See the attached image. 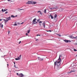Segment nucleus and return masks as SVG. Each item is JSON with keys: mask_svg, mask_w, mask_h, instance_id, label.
<instances>
[{"mask_svg": "<svg viewBox=\"0 0 77 77\" xmlns=\"http://www.w3.org/2000/svg\"><path fill=\"white\" fill-rule=\"evenodd\" d=\"M6 56V55H4V57H5V56Z\"/></svg>", "mask_w": 77, "mask_h": 77, "instance_id": "8fccbe9b", "label": "nucleus"}, {"mask_svg": "<svg viewBox=\"0 0 77 77\" xmlns=\"http://www.w3.org/2000/svg\"><path fill=\"white\" fill-rule=\"evenodd\" d=\"M0 25H1L0 27H1L2 28H3V25L2 23H0Z\"/></svg>", "mask_w": 77, "mask_h": 77, "instance_id": "2eb2a0df", "label": "nucleus"}, {"mask_svg": "<svg viewBox=\"0 0 77 77\" xmlns=\"http://www.w3.org/2000/svg\"><path fill=\"white\" fill-rule=\"evenodd\" d=\"M6 20H7V21H8L9 20H11V17H8L6 18Z\"/></svg>", "mask_w": 77, "mask_h": 77, "instance_id": "39448f33", "label": "nucleus"}, {"mask_svg": "<svg viewBox=\"0 0 77 77\" xmlns=\"http://www.w3.org/2000/svg\"><path fill=\"white\" fill-rule=\"evenodd\" d=\"M60 57H62V55H60L59 56V58L54 63V65H56L58 66H60V61H61V59H60Z\"/></svg>", "mask_w": 77, "mask_h": 77, "instance_id": "f257e3e1", "label": "nucleus"}, {"mask_svg": "<svg viewBox=\"0 0 77 77\" xmlns=\"http://www.w3.org/2000/svg\"><path fill=\"white\" fill-rule=\"evenodd\" d=\"M73 50L74 51H77V50H76L75 49H74Z\"/></svg>", "mask_w": 77, "mask_h": 77, "instance_id": "aec40b11", "label": "nucleus"}, {"mask_svg": "<svg viewBox=\"0 0 77 77\" xmlns=\"http://www.w3.org/2000/svg\"><path fill=\"white\" fill-rule=\"evenodd\" d=\"M8 2H10V0H7Z\"/></svg>", "mask_w": 77, "mask_h": 77, "instance_id": "a18cd8bd", "label": "nucleus"}, {"mask_svg": "<svg viewBox=\"0 0 77 77\" xmlns=\"http://www.w3.org/2000/svg\"><path fill=\"white\" fill-rule=\"evenodd\" d=\"M21 41H20V42H19V44H20V43H21Z\"/></svg>", "mask_w": 77, "mask_h": 77, "instance_id": "ea45409f", "label": "nucleus"}, {"mask_svg": "<svg viewBox=\"0 0 77 77\" xmlns=\"http://www.w3.org/2000/svg\"><path fill=\"white\" fill-rule=\"evenodd\" d=\"M76 56H77V55H76Z\"/></svg>", "mask_w": 77, "mask_h": 77, "instance_id": "4d7b16f0", "label": "nucleus"}, {"mask_svg": "<svg viewBox=\"0 0 77 77\" xmlns=\"http://www.w3.org/2000/svg\"><path fill=\"white\" fill-rule=\"evenodd\" d=\"M1 50L0 49V50Z\"/></svg>", "mask_w": 77, "mask_h": 77, "instance_id": "13d9d810", "label": "nucleus"}, {"mask_svg": "<svg viewBox=\"0 0 77 77\" xmlns=\"http://www.w3.org/2000/svg\"><path fill=\"white\" fill-rule=\"evenodd\" d=\"M42 25H43V27H44V28H45V23H42Z\"/></svg>", "mask_w": 77, "mask_h": 77, "instance_id": "4468645a", "label": "nucleus"}, {"mask_svg": "<svg viewBox=\"0 0 77 77\" xmlns=\"http://www.w3.org/2000/svg\"><path fill=\"white\" fill-rule=\"evenodd\" d=\"M20 11H22V10H24L23 9H20Z\"/></svg>", "mask_w": 77, "mask_h": 77, "instance_id": "4c0bfd02", "label": "nucleus"}, {"mask_svg": "<svg viewBox=\"0 0 77 77\" xmlns=\"http://www.w3.org/2000/svg\"><path fill=\"white\" fill-rule=\"evenodd\" d=\"M15 60H18V58H15Z\"/></svg>", "mask_w": 77, "mask_h": 77, "instance_id": "393cba45", "label": "nucleus"}, {"mask_svg": "<svg viewBox=\"0 0 77 77\" xmlns=\"http://www.w3.org/2000/svg\"><path fill=\"white\" fill-rule=\"evenodd\" d=\"M14 26H17V23H15L14 24Z\"/></svg>", "mask_w": 77, "mask_h": 77, "instance_id": "b1692460", "label": "nucleus"}, {"mask_svg": "<svg viewBox=\"0 0 77 77\" xmlns=\"http://www.w3.org/2000/svg\"><path fill=\"white\" fill-rule=\"evenodd\" d=\"M15 17H17V15H16V16H15Z\"/></svg>", "mask_w": 77, "mask_h": 77, "instance_id": "09e8293b", "label": "nucleus"}, {"mask_svg": "<svg viewBox=\"0 0 77 77\" xmlns=\"http://www.w3.org/2000/svg\"><path fill=\"white\" fill-rule=\"evenodd\" d=\"M30 30H28V33H30Z\"/></svg>", "mask_w": 77, "mask_h": 77, "instance_id": "412c9836", "label": "nucleus"}, {"mask_svg": "<svg viewBox=\"0 0 77 77\" xmlns=\"http://www.w3.org/2000/svg\"><path fill=\"white\" fill-rule=\"evenodd\" d=\"M11 17H12V18H14V17H15V16H14V15H11Z\"/></svg>", "mask_w": 77, "mask_h": 77, "instance_id": "a211bd4d", "label": "nucleus"}, {"mask_svg": "<svg viewBox=\"0 0 77 77\" xmlns=\"http://www.w3.org/2000/svg\"><path fill=\"white\" fill-rule=\"evenodd\" d=\"M37 21L38 22H39V21H40V19H38L37 20Z\"/></svg>", "mask_w": 77, "mask_h": 77, "instance_id": "5701e85b", "label": "nucleus"}, {"mask_svg": "<svg viewBox=\"0 0 77 77\" xmlns=\"http://www.w3.org/2000/svg\"><path fill=\"white\" fill-rule=\"evenodd\" d=\"M64 41L66 43H67V42H71V41L70 40H64Z\"/></svg>", "mask_w": 77, "mask_h": 77, "instance_id": "0eeeda50", "label": "nucleus"}, {"mask_svg": "<svg viewBox=\"0 0 77 77\" xmlns=\"http://www.w3.org/2000/svg\"><path fill=\"white\" fill-rule=\"evenodd\" d=\"M77 39V36L76 37H75V39Z\"/></svg>", "mask_w": 77, "mask_h": 77, "instance_id": "e433bc0d", "label": "nucleus"}, {"mask_svg": "<svg viewBox=\"0 0 77 77\" xmlns=\"http://www.w3.org/2000/svg\"><path fill=\"white\" fill-rule=\"evenodd\" d=\"M7 66H9V64H7Z\"/></svg>", "mask_w": 77, "mask_h": 77, "instance_id": "864d4df0", "label": "nucleus"}, {"mask_svg": "<svg viewBox=\"0 0 77 77\" xmlns=\"http://www.w3.org/2000/svg\"><path fill=\"white\" fill-rule=\"evenodd\" d=\"M27 3L28 5H30V4H33V1H29Z\"/></svg>", "mask_w": 77, "mask_h": 77, "instance_id": "20e7f679", "label": "nucleus"}, {"mask_svg": "<svg viewBox=\"0 0 77 77\" xmlns=\"http://www.w3.org/2000/svg\"><path fill=\"white\" fill-rule=\"evenodd\" d=\"M14 65H15V62H14Z\"/></svg>", "mask_w": 77, "mask_h": 77, "instance_id": "c03bdc74", "label": "nucleus"}, {"mask_svg": "<svg viewBox=\"0 0 77 77\" xmlns=\"http://www.w3.org/2000/svg\"><path fill=\"white\" fill-rule=\"evenodd\" d=\"M36 21V18H35L32 21V24H36L37 23V22L36 21Z\"/></svg>", "mask_w": 77, "mask_h": 77, "instance_id": "f03ea898", "label": "nucleus"}, {"mask_svg": "<svg viewBox=\"0 0 77 77\" xmlns=\"http://www.w3.org/2000/svg\"><path fill=\"white\" fill-rule=\"evenodd\" d=\"M8 11V9H4V10L3 9H2V12H4L5 11Z\"/></svg>", "mask_w": 77, "mask_h": 77, "instance_id": "6e6552de", "label": "nucleus"}, {"mask_svg": "<svg viewBox=\"0 0 77 77\" xmlns=\"http://www.w3.org/2000/svg\"><path fill=\"white\" fill-rule=\"evenodd\" d=\"M49 32H51V30H49Z\"/></svg>", "mask_w": 77, "mask_h": 77, "instance_id": "c9c22d12", "label": "nucleus"}, {"mask_svg": "<svg viewBox=\"0 0 77 77\" xmlns=\"http://www.w3.org/2000/svg\"><path fill=\"white\" fill-rule=\"evenodd\" d=\"M2 19H0V21H2Z\"/></svg>", "mask_w": 77, "mask_h": 77, "instance_id": "79ce46f5", "label": "nucleus"}, {"mask_svg": "<svg viewBox=\"0 0 77 77\" xmlns=\"http://www.w3.org/2000/svg\"><path fill=\"white\" fill-rule=\"evenodd\" d=\"M21 55H20V56L17 57L18 59L19 60H20V59H21Z\"/></svg>", "mask_w": 77, "mask_h": 77, "instance_id": "9b49d317", "label": "nucleus"}, {"mask_svg": "<svg viewBox=\"0 0 77 77\" xmlns=\"http://www.w3.org/2000/svg\"><path fill=\"white\" fill-rule=\"evenodd\" d=\"M17 75H19V74H18V73H17Z\"/></svg>", "mask_w": 77, "mask_h": 77, "instance_id": "c756f323", "label": "nucleus"}, {"mask_svg": "<svg viewBox=\"0 0 77 77\" xmlns=\"http://www.w3.org/2000/svg\"><path fill=\"white\" fill-rule=\"evenodd\" d=\"M40 14H41V15H42V13H41V12H40Z\"/></svg>", "mask_w": 77, "mask_h": 77, "instance_id": "f704fd0d", "label": "nucleus"}, {"mask_svg": "<svg viewBox=\"0 0 77 77\" xmlns=\"http://www.w3.org/2000/svg\"><path fill=\"white\" fill-rule=\"evenodd\" d=\"M38 39H37L35 40V41H38Z\"/></svg>", "mask_w": 77, "mask_h": 77, "instance_id": "49530a36", "label": "nucleus"}, {"mask_svg": "<svg viewBox=\"0 0 77 77\" xmlns=\"http://www.w3.org/2000/svg\"><path fill=\"white\" fill-rule=\"evenodd\" d=\"M58 35L59 36H61V35L60 34H58Z\"/></svg>", "mask_w": 77, "mask_h": 77, "instance_id": "bb28decb", "label": "nucleus"}, {"mask_svg": "<svg viewBox=\"0 0 77 77\" xmlns=\"http://www.w3.org/2000/svg\"><path fill=\"white\" fill-rule=\"evenodd\" d=\"M18 24H20V23H17Z\"/></svg>", "mask_w": 77, "mask_h": 77, "instance_id": "a19ab883", "label": "nucleus"}, {"mask_svg": "<svg viewBox=\"0 0 77 77\" xmlns=\"http://www.w3.org/2000/svg\"><path fill=\"white\" fill-rule=\"evenodd\" d=\"M46 11H47V10L46 9H45L44 11V13H46Z\"/></svg>", "mask_w": 77, "mask_h": 77, "instance_id": "6ab92c4d", "label": "nucleus"}, {"mask_svg": "<svg viewBox=\"0 0 77 77\" xmlns=\"http://www.w3.org/2000/svg\"><path fill=\"white\" fill-rule=\"evenodd\" d=\"M23 23H24V22H22V23H20V24H23Z\"/></svg>", "mask_w": 77, "mask_h": 77, "instance_id": "58836bf2", "label": "nucleus"}, {"mask_svg": "<svg viewBox=\"0 0 77 77\" xmlns=\"http://www.w3.org/2000/svg\"><path fill=\"white\" fill-rule=\"evenodd\" d=\"M18 9L19 10V9H19V8H18Z\"/></svg>", "mask_w": 77, "mask_h": 77, "instance_id": "6e6d98bb", "label": "nucleus"}, {"mask_svg": "<svg viewBox=\"0 0 77 77\" xmlns=\"http://www.w3.org/2000/svg\"><path fill=\"white\" fill-rule=\"evenodd\" d=\"M33 5H35V4H36L37 3L36 2H33Z\"/></svg>", "mask_w": 77, "mask_h": 77, "instance_id": "f3484780", "label": "nucleus"}, {"mask_svg": "<svg viewBox=\"0 0 77 77\" xmlns=\"http://www.w3.org/2000/svg\"><path fill=\"white\" fill-rule=\"evenodd\" d=\"M41 12V11H38L37 12L39 13V12Z\"/></svg>", "mask_w": 77, "mask_h": 77, "instance_id": "72a5a7b5", "label": "nucleus"}, {"mask_svg": "<svg viewBox=\"0 0 77 77\" xmlns=\"http://www.w3.org/2000/svg\"><path fill=\"white\" fill-rule=\"evenodd\" d=\"M26 35H27V33H26Z\"/></svg>", "mask_w": 77, "mask_h": 77, "instance_id": "de8ad7c7", "label": "nucleus"}, {"mask_svg": "<svg viewBox=\"0 0 77 77\" xmlns=\"http://www.w3.org/2000/svg\"><path fill=\"white\" fill-rule=\"evenodd\" d=\"M1 57H3V56H2Z\"/></svg>", "mask_w": 77, "mask_h": 77, "instance_id": "3c124183", "label": "nucleus"}, {"mask_svg": "<svg viewBox=\"0 0 77 77\" xmlns=\"http://www.w3.org/2000/svg\"><path fill=\"white\" fill-rule=\"evenodd\" d=\"M75 72V71L74 70H71L70 72H68V73H71V72Z\"/></svg>", "mask_w": 77, "mask_h": 77, "instance_id": "9d476101", "label": "nucleus"}, {"mask_svg": "<svg viewBox=\"0 0 77 77\" xmlns=\"http://www.w3.org/2000/svg\"><path fill=\"white\" fill-rule=\"evenodd\" d=\"M19 77H24V75L23 73H20L19 74Z\"/></svg>", "mask_w": 77, "mask_h": 77, "instance_id": "423d86ee", "label": "nucleus"}, {"mask_svg": "<svg viewBox=\"0 0 77 77\" xmlns=\"http://www.w3.org/2000/svg\"><path fill=\"white\" fill-rule=\"evenodd\" d=\"M47 32H49V31H46Z\"/></svg>", "mask_w": 77, "mask_h": 77, "instance_id": "5fc2aeb1", "label": "nucleus"}, {"mask_svg": "<svg viewBox=\"0 0 77 77\" xmlns=\"http://www.w3.org/2000/svg\"><path fill=\"white\" fill-rule=\"evenodd\" d=\"M41 36V35H37V36Z\"/></svg>", "mask_w": 77, "mask_h": 77, "instance_id": "473e14b6", "label": "nucleus"}, {"mask_svg": "<svg viewBox=\"0 0 77 77\" xmlns=\"http://www.w3.org/2000/svg\"><path fill=\"white\" fill-rule=\"evenodd\" d=\"M10 33V31H8V35H9Z\"/></svg>", "mask_w": 77, "mask_h": 77, "instance_id": "c85d7f7f", "label": "nucleus"}, {"mask_svg": "<svg viewBox=\"0 0 77 77\" xmlns=\"http://www.w3.org/2000/svg\"><path fill=\"white\" fill-rule=\"evenodd\" d=\"M14 66V67H15V68H17V69L18 68V67H17L15 66Z\"/></svg>", "mask_w": 77, "mask_h": 77, "instance_id": "7c9ffc66", "label": "nucleus"}, {"mask_svg": "<svg viewBox=\"0 0 77 77\" xmlns=\"http://www.w3.org/2000/svg\"><path fill=\"white\" fill-rule=\"evenodd\" d=\"M49 16L50 17H51V19H53V18H54V17H53V16L51 15V14L50 15H49Z\"/></svg>", "mask_w": 77, "mask_h": 77, "instance_id": "ddd939ff", "label": "nucleus"}, {"mask_svg": "<svg viewBox=\"0 0 77 77\" xmlns=\"http://www.w3.org/2000/svg\"><path fill=\"white\" fill-rule=\"evenodd\" d=\"M58 9V8H56V7H55V8H53V9Z\"/></svg>", "mask_w": 77, "mask_h": 77, "instance_id": "4be33fe9", "label": "nucleus"}, {"mask_svg": "<svg viewBox=\"0 0 77 77\" xmlns=\"http://www.w3.org/2000/svg\"><path fill=\"white\" fill-rule=\"evenodd\" d=\"M57 17V14H55L54 16V18H56Z\"/></svg>", "mask_w": 77, "mask_h": 77, "instance_id": "dca6fc26", "label": "nucleus"}, {"mask_svg": "<svg viewBox=\"0 0 77 77\" xmlns=\"http://www.w3.org/2000/svg\"><path fill=\"white\" fill-rule=\"evenodd\" d=\"M69 38H72V39H75V37H74L73 36L71 35L69 36Z\"/></svg>", "mask_w": 77, "mask_h": 77, "instance_id": "1a4fd4ad", "label": "nucleus"}, {"mask_svg": "<svg viewBox=\"0 0 77 77\" xmlns=\"http://www.w3.org/2000/svg\"><path fill=\"white\" fill-rule=\"evenodd\" d=\"M1 12V11H0V12Z\"/></svg>", "mask_w": 77, "mask_h": 77, "instance_id": "bf43d9fd", "label": "nucleus"}, {"mask_svg": "<svg viewBox=\"0 0 77 77\" xmlns=\"http://www.w3.org/2000/svg\"><path fill=\"white\" fill-rule=\"evenodd\" d=\"M38 60H40V61H42L44 60V58H41L40 57H38Z\"/></svg>", "mask_w": 77, "mask_h": 77, "instance_id": "7ed1b4c3", "label": "nucleus"}, {"mask_svg": "<svg viewBox=\"0 0 77 77\" xmlns=\"http://www.w3.org/2000/svg\"><path fill=\"white\" fill-rule=\"evenodd\" d=\"M2 20H4V21H5V24H6V23H7V22H8V21H7V20H6L5 19H2Z\"/></svg>", "mask_w": 77, "mask_h": 77, "instance_id": "f8f14e48", "label": "nucleus"}, {"mask_svg": "<svg viewBox=\"0 0 77 77\" xmlns=\"http://www.w3.org/2000/svg\"><path fill=\"white\" fill-rule=\"evenodd\" d=\"M75 45H77V43H75Z\"/></svg>", "mask_w": 77, "mask_h": 77, "instance_id": "37998d69", "label": "nucleus"}, {"mask_svg": "<svg viewBox=\"0 0 77 77\" xmlns=\"http://www.w3.org/2000/svg\"><path fill=\"white\" fill-rule=\"evenodd\" d=\"M42 21H40L39 22V23H42Z\"/></svg>", "mask_w": 77, "mask_h": 77, "instance_id": "a878e982", "label": "nucleus"}, {"mask_svg": "<svg viewBox=\"0 0 77 77\" xmlns=\"http://www.w3.org/2000/svg\"><path fill=\"white\" fill-rule=\"evenodd\" d=\"M8 11H6V12H5V14H8Z\"/></svg>", "mask_w": 77, "mask_h": 77, "instance_id": "cd10ccee", "label": "nucleus"}, {"mask_svg": "<svg viewBox=\"0 0 77 77\" xmlns=\"http://www.w3.org/2000/svg\"><path fill=\"white\" fill-rule=\"evenodd\" d=\"M50 9H51V10H52V9H53L52 8H50Z\"/></svg>", "mask_w": 77, "mask_h": 77, "instance_id": "2f4dec72", "label": "nucleus"}, {"mask_svg": "<svg viewBox=\"0 0 77 77\" xmlns=\"http://www.w3.org/2000/svg\"><path fill=\"white\" fill-rule=\"evenodd\" d=\"M39 25H40V26H41V23H40V24H39Z\"/></svg>", "mask_w": 77, "mask_h": 77, "instance_id": "603ef678", "label": "nucleus"}]
</instances>
